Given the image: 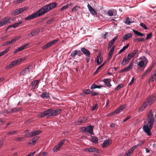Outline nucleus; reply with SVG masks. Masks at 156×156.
I'll use <instances>...</instances> for the list:
<instances>
[{"instance_id":"nucleus-1","label":"nucleus","mask_w":156,"mask_h":156,"mask_svg":"<svg viewBox=\"0 0 156 156\" xmlns=\"http://www.w3.org/2000/svg\"><path fill=\"white\" fill-rule=\"evenodd\" d=\"M58 4L55 2H53L51 3L45 5L40 9L43 15L47 13L48 11L55 8L57 5Z\"/></svg>"},{"instance_id":"nucleus-2","label":"nucleus","mask_w":156,"mask_h":156,"mask_svg":"<svg viewBox=\"0 0 156 156\" xmlns=\"http://www.w3.org/2000/svg\"><path fill=\"white\" fill-rule=\"evenodd\" d=\"M144 123L145 124H146L144 125L143 126V130L148 136H151V130L152 128V126L153 125L154 122H148L149 124V126H148V124H147V122H146L145 121H144Z\"/></svg>"},{"instance_id":"nucleus-3","label":"nucleus","mask_w":156,"mask_h":156,"mask_svg":"<svg viewBox=\"0 0 156 156\" xmlns=\"http://www.w3.org/2000/svg\"><path fill=\"white\" fill-rule=\"evenodd\" d=\"M42 15H43V14L41 10L39 9L36 12L25 18L24 19L26 20H30L40 17Z\"/></svg>"},{"instance_id":"nucleus-4","label":"nucleus","mask_w":156,"mask_h":156,"mask_svg":"<svg viewBox=\"0 0 156 156\" xmlns=\"http://www.w3.org/2000/svg\"><path fill=\"white\" fill-rule=\"evenodd\" d=\"M94 126L91 125H90L86 126L81 127L80 128L81 130L83 129V131H81L82 132H84L85 133H89L90 134L94 135L93 132V130Z\"/></svg>"},{"instance_id":"nucleus-5","label":"nucleus","mask_w":156,"mask_h":156,"mask_svg":"<svg viewBox=\"0 0 156 156\" xmlns=\"http://www.w3.org/2000/svg\"><path fill=\"white\" fill-rule=\"evenodd\" d=\"M10 18L8 16H6L2 19L0 20V27L9 23Z\"/></svg>"},{"instance_id":"nucleus-6","label":"nucleus","mask_w":156,"mask_h":156,"mask_svg":"<svg viewBox=\"0 0 156 156\" xmlns=\"http://www.w3.org/2000/svg\"><path fill=\"white\" fill-rule=\"evenodd\" d=\"M25 7L20 8L19 9H16L12 12L11 14L14 16L17 15L25 10Z\"/></svg>"},{"instance_id":"nucleus-7","label":"nucleus","mask_w":156,"mask_h":156,"mask_svg":"<svg viewBox=\"0 0 156 156\" xmlns=\"http://www.w3.org/2000/svg\"><path fill=\"white\" fill-rule=\"evenodd\" d=\"M147 118L148 122H154V118L153 114L152 113V110H151L148 115Z\"/></svg>"},{"instance_id":"nucleus-8","label":"nucleus","mask_w":156,"mask_h":156,"mask_svg":"<svg viewBox=\"0 0 156 156\" xmlns=\"http://www.w3.org/2000/svg\"><path fill=\"white\" fill-rule=\"evenodd\" d=\"M40 80H33L31 83L30 84L32 86V88L30 89V90H32L33 91L35 92V89L36 87L37 86L39 83Z\"/></svg>"},{"instance_id":"nucleus-9","label":"nucleus","mask_w":156,"mask_h":156,"mask_svg":"<svg viewBox=\"0 0 156 156\" xmlns=\"http://www.w3.org/2000/svg\"><path fill=\"white\" fill-rule=\"evenodd\" d=\"M156 98L154 95H151L147 99V101L150 105L153 104L156 101Z\"/></svg>"},{"instance_id":"nucleus-10","label":"nucleus","mask_w":156,"mask_h":156,"mask_svg":"<svg viewBox=\"0 0 156 156\" xmlns=\"http://www.w3.org/2000/svg\"><path fill=\"white\" fill-rule=\"evenodd\" d=\"M112 143V141L109 139H107L105 140L102 144V147L103 148L106 147L109 145L111 144Z\"/></svg>"},{"instance_id":"nucleus-11","label":"nucleus","mask_w":156,"mask_h":156,"mask_svg":"<svg viewBox=\"0 0 156 156\" xmlns=\"http://www.w3.org/2000/svg\"><path fill=\"white\" fill-rule=\"evenodd\" d=\"M118 37V36H115L113 38L112 40L109 42L108 47V49H109L111 47L115 41L117 39Z\"/></svg>"},{"instance_id":"nucleus-12","label":"nucleus","mask_w":156,"mask_h":156,"mask_svg":"<svg viewBox=\"0 0 156 156\" xmlns=\"http://www.w3.org/2000/svg\"><path fill=\"white\" fill-rule=\"evenodd\" d=\"M81 51L86 56L90 55V51L85 47L81 48H80Z\"/></svg>"},{"instance_id":"nucleus-13","label":"nucleus","mask_w":156,"mask_h":156,"mask_svg":"<svg viewBox=\"0 0 156 156\" xmlns=\"http://www.w3.org/2000/svg\"><path fill=\"white\" fill-rule=\"evenodd\" d=\"M111 80L110 79H105L103 80L105 85L108 87H110L112 86V85L110 83Z\"/></svg>"},{"instance_id":"nucleus-14","label":"nucleus","mask_w":156,"mask_h":156,"mask_svg":"<svg viewBox=\"0 0 156 156\" xmlns=\"http://www.w3.org/2000/svg\"><path fill=\"white\" fill-rule=\"evenodd\" d=\"M48 116H52L56 115V113L55 110L49 109L47 110Z\"/></svg>"},{"instance_id":"nucleus-15","label":"nucleus","mask_w":156,"mask_h":156,"mask_svg":"<svg viewBox=\"0 0 156 156\" xmlns=\"http://www.w3.org/2000/svg\"><path fill=\"white\" fill-rule=\"evenodd\" d=\"M132 35L133 34L131 33L125 34L123 36L122 42H124L125 41L128 39L129 38L132 37Z\"/></svg>"},{"instance_id":"nucleus-16","label":"nucleus","mask_w":156,"mask_h":156,"mask_svg":"<svg viewBox=\"0 0 156 156\" xmlns=\"http://www.w3.org/2000/svg\"><path fill=\"white\" fill-rule=\"evenodd\" d=\"M40 96L43 98L49 99L50 98L49 94L45 92H43L42 94L40 95Z\"/></svg>"},{"instance_id":"nucleus-17","label":"nucleus","mask_w":156,"mask_h":156,"mask_svg":"<svg viewBox=\"0 0 156 156\" xmlns=\"http://www.w3.org/2000/svg\"><path fill=\"white\" fill-rule=\"evenodd\" d=\"M133 32L134 34L137 36L142 37V36H145V34L142 33L136 30H133Z\"/></svg>"},{"instance_id":"nucleus-18","label":"nucleus","mask_w":156,"mask_h":156,"mask_svg":"<svg viewBox=\"0 0 156 156\" xmlns=\"http://www.w3.org/2000/svg\"><path fill=\"white\" fill-rule=\"evenodd\" d=\"M103 86L101 85H98L95 84V83H93L90 86V89L93 90L96 88L100 89Z\"/></svg>"},{"instance_id":"nucleus-19","label":"nucleus","mask_w":156,"mask_h":156,"mask_svg":"<svg viewBox=\"0 0 156 156\" xmlns=\"http://www.w3.org/2000/svg\"><path fill=\"white\" fill-rule=\"evenodd\" d=\"M47 110L44 111L42 112H41L38 115V117L40 118H43L48 115Z\"/></svg>"},{"instance_id":"nucleus-20","label":"nucleus","mask_w":156,"mask_h":156,"mask_svg":"<svg viewBox=\"0 0 156 156\" xmlns=\"http://www.w3.org/2000/svg\"><path fill=\"white\" fill-rule=\"evenodd\" d=\"M22 108L16 107L13 108L11 109L12 113L16 112H19L22 110Z\"/></svg>"},{"instance_id":"nucleus-21","label":"nucleus","mask_w":156,"mask_h":156,"mask_svg":"<svg viewBox=\"0 0 156 156\" xmlns=\"http://www.w3.org/2000/svg\"><path fill=\"white\" fill-rule=\"evenodd\" d=\"M42 131L40 130H35L34 131L31 132L33 136L37 135L42 133Z\"/></svg>"},{"instance_id":"nucleus-22","label":"nucleus","mask_w":156,"mask_h":156,"mask_svg":"<svg viewBox=\"0 0 156 156\" xmlns=\"http://www.w3.org/2000/svg\"><path fill=\"white\" fill-rule=\"evenodd\" d=\"M137 147V146L136 145H134L133 146L131 147L130 149H129L127 153L128 154H129L130 155L133 153V151Z\"/></svg>"},{"instance_id":"nucleus-23","label":"nucleus","mask_w":156,"mask_h":156,"mask_svg":"<svg viewBox=\"0 0 156 156\" xmlns=\"http://www.w3.org/2000/svg\"><path fill=\"white\" fill-rule=\"evenodd\" d=\"M115 48V46H112L111 49H110V51H109L108 55V56L109 58H111L112 56L114 50Z\"/></svg>"},{"instance_id":"nucleus-24","label":"nucleus","mask_w":156,"mask_h":156,"mask_svg":"<svg viewBox=\"0 0 156 156\" xmlns=\"http://www.w3.org/2000/svg\"><path fill=\"white\" fill-rule=\"evenodd\" d=\"M39 136H36L32 138V141L33 145H34L35 144L37 141L39 139Z\"/></svg>"},{"instance_id":"nucleus-25","label":"nucleus","mask_w":156,"mask_h":156,"mask_svg":"<svg viewBox=\"0 0 156 156\" xmlns=\"http://www.w3.org/2000/svg\"><path fill=\"white\" fill-rule=\"evenodd\" d=\"M156 80V74L155 73H154L153 75H151L150 77L149 78V80L150 81H154Z\"/></svg>"},{"instance_id":"nucleus-26","label":"nucleus","mask_w":156,"mask_h":156,"mask_svg":"<svg viewBox=\"0 0 156 156\" xmlns=\"http://www.w3.org/2000/svg\"><path fill=\"white\" fill-rule=\"evenodd\" d=\"M91 137L92 139V140H90L91 142L94 144H97L98 143V139L97 137L91 136Z\"/></svg>"},{"instance_id":"nucleus-27","label":"nucleus","mask_w":156,"mask_h":156,"mask_svg":"<svg viewBox=\"0 0 156 156\" xmlns=\"http://www.w3.org/2000/svg\"><path fill=\"white\" fill-rule=\"evenodd\" d=\"M106 62H104L102 64L99 66L97 69L96 70L94 73V74H96L98 73V70L102 67H103L106 63Z\"/></svg>"},{"instance_id":"nucleus-28","label":"nucleus","mask_w":156,"mask_h":156,"mask_svg":"<svg viewBox=\"0 0 156 156\" xmlns=\"http://www.w3.org/2000/svg\"><path fill=\"white\" fill-rule=\"evenodd\" d=\"M129 44H126V46H124L119 51V53H118L119 54H120L125 49H127L128 47L129 46Z\"/></svg>"},{"instance_id":"nucleus-29","label":"nucleus","mask_w":156,"mask_h":156,"mask_svg":"<svg viewBox=\"0 0 156 156\" xmlns=\"http://www.w3.org/2000/svg\"><path fill=\"white\" fill-rule=\"evenodd\" d=\"M11 109H7L6 110H5L3 111H1L0 112L1 114H3V113L8 114L9 113L12 112Z\"/></svg>"},{"instance_id":"nucleus-30","label":"nucleus","mask_w":156,"mask_h":156,"mask_svg":"<svg viewBox=\"0 0 156 156\" xmlns=\"http://www.w3.org/2000/svg\"><path fill=\"white\" fill-rule=\"evenodd\" d=\"M77 50H75L72 52L70 55V56L72 57L73 58H74L77 55Z\"/></svg>"},{"instance_id":"nucleus-31","label":"nucleus","mask_w":156,"mask_h":156,"mask_svg":"<svg viewBox=\"0 0 156 156\" xmlns=\"http://www.w3.org/2000/svg\"><path fill=\"white\" fill-rule=\"evenodd\" d=\"M138 65L141 68H144L145 64L144 61H139L138 63Z\"/></svg>"},{"instance_id":"nucleus-32","label":"nucleus","mask_w":156,"mask_h":156,"mask_svg":"<svg viewBox=\"0 0 156 156\" xmlns=\"http://www.w3.org/2000/svg\"><path fill=\"white\" fill-rule=\"evenodd\" d=\"M60 147H58V145L55 146L53 148V151L55 152H56L59 150L60 148Z\"/></svg>"},{"instance_id":"nucleus-33","label":"nucleus","mask_w":156,"mask_h":156,"mask_svg":"<svg viewBox=\"0 0 156 156\" xmlns=\"http://www.w3.org/2000/svg\"><path fill=\"white\" fill-rule=\"evenodd\" d=\"M83 119L80 118V119H78L76 122V124L77 125H80L81 123L84 122Z\"/></svg>"},{"instance_id":"nucleus-34","label":"nucleus","mask_w":156,"mask_h":156,"mask_svg":"<svg viewBox=\"0 0 156 156\" xmlns=\"http://www.w3.org/2000/svg\"><path fill=\"white\" fill-rule=\"evenodd\" d=\"M129 20L130 19L129 18L127 17L126 20L125 22V23L126 24L129 25L131 23H133L134 22L133 21H130Z\"/></svg>"},{"instance_id":"nucleus-35","label":"nucleus","mask_w":156,"mask_h":156,"mask_svg":"<svg viewBox=\"0 0 156 156\" xmlns=\"http://www.w3.org/2000/svg\"><path fill=\"white\" fill-rule=\"evenodd\" d=\"M83 92L86 95L90 94H91V93H92L91 90L89 89L84 90H83Z\"/></svg>"},{"instance_id":"nucleus-36","label":"nucleus","mask_w":156,"mask_h":156,"mask_svg":"<svg viewBox=\"0 0 156 156\" xmlns=\"http://www.w3.org/2000/svg\"><path fill=\"white\" fill-rule=\"evenodd\" d=\"M59 41V39L58 38L56 40H54L50 42L49 43L50 44V45L51 46L52 45L56 44Z\"/></svg>"},{"instance_id":"nucleus-37","label":"nucleus","mask_w":156,"mask_h":156,"mask_svg":"<svg viewBox=\"0 0 156 156\" xmlns=\"http://www.w3.org/2000/svg\"><path fill=\"white\" fill-rule=\"evenodd\" d=\"M90 152L94 153H98V150L95 147L90 148Z\"/></svg>"},{"instance_id":"nucleus-38","label":"nucleus","mask_w":156,"mask_h":156,"mask_svg":"<svg viewBox=\"0 0 156 156\" xmlns=\"http://www.w3.org/2000/svg\"><path fill=\"white\" fill-rule=\"evenodd\" d=\"M144 41V39L143 38H138L133 40V41L135 42L142 41Z\"/></svg>"},{"instance_id":"nucleus-39","label":"nucleus","mask_w":156,"mask_h":156,"mask_svg":"<svg viewBox=\"0 0 156 156\" xmlns=\"http://www.w3.org/2000/svg\"><path fill=\"white\" fill-rule=\"evenodd\" d=\"M128 61L129 60L126 57L124 58L121 62V65H124L126 63H128L129 62Z\"/></svg>"},{"instance_id":"nucleus-40","label":"nucleus","mask_w":156,"mask_h":156,"mask_svg":"<svg viewBox=\"0 0 156 156\" xmlns=\"http://www.w3.org/2000/svg\"><path fill=\"white\" fill-rule=\"evenodd\" d=\"M22 21H20L19 22L15 23L14 24H12L13 27L14 28L17 27L19 25L22 23Z\"/></svg>"},{"instance_id":"nucleus-41","label":"nucleus","mask_w":156,"mask_h":156,"mask_svg":"<svg viewBox=\"0 0 156 156\" xmlns=\"http://www.w3.org/2000/svg\"><path fill=\"white\" fill-rule=\"evenodd\" d=\"M123 87L124 85L122 83H121L118 85V86L115 88V90H118L120 88H123Z\"/></svg>"},{"instance_id":"nucleus-42","label":"nucleus","mask_w":156,"mask_h":156,"mask_svg":"<svg viewBox=\"0 0 156 156\" xmlns=\"http://www.w3.org/2000/svg\"><path fill=\"white\" fill-rule=\"evenodd\" d=\"M66 139H62L60 142L59 143L57 144L58 147H61L63 143L65 142L66 141Z\"/></svg>"},{"instance_id":"nucleus-43","label":"nucleus","mask_w":156,"mask_h":156,"mask_svg":"<svg viewBox=\"0 0 156 156\" xmlns=\"http://www.w3.org/2000/svg\"><path fill=\"white\" fill-rule=\"evenodd\" d=\"M143 60H144L143 61H144V64H145V66H144V68H145V67L146 66L148 62V61L147 59V58L145 56H143Z\"/></svg>"},{"instance_id":"nucleus-44","label":"nucleus","mask_w":156,"mask_h":156,"mask_svg":"<svg viewBox=\"0 0 156 156\" xmlns=\"http://www.w3.org/2000/svg\"><path fill=\"white\" fill-rule=\"evenodd\" d=\"M51 46L49 43H48L45 44L42 47V48L43 49H45L46 48H49Z\"/></svg>"},{"instance_id":"nucleus-45","label":"nucleus","mask_w":156,"mask_h":156,"mask_svg":"<svg viewBox=\"0 0 156 156\" xmlns=\"http://www.w3.org/2000/svg\"><path fill=\"white\" fill-rule=\"evenodd\" d=\"M54 20V19L53 18L50 19L47 21L46 23L47 24H51L53 23Z\"/></svg>"},{"instance_id":"nucleus-46","label":"nucleus","mask_w":156,"mask_h":156,"mask_svg":"<svg viewBox=\"0 0 156 156\" xmlns=\"http://www.w3.org/2000/svg\"><path fill=\"white\" fill-rule=\"evenodd\" d=\"M47 155L48 153L44 152H40L38 154V156H45Z\"/></svg>"},{"instance_id":"nucleus-47","label":"nucleus","mask_w":156,"mask_h":156,"mask_svg":"<svg viewBox=\"0 0 156 156\" xmlns=\"http://www.w3.org/2000/svg\"><path fill=\"white\" fill-rule=\"evenodd\" d=\"M90 13L93 15H96L97 12L95 11V10L93 8L92 9L89 10Z\"/></svg>"},{"instance_id":"nucleus-48","label":"nucleus","mask_w":156,"mask_h":156,"mask_svg":"<svg viewBox=\"0 0 156 156\" xmlns=\"http://www.w3.org/2000/svg\"><path fill=\"white\" fill-rule=\"evenodd\" d=\"M138 51V50L137 49H136L134 50L131 53L129 54L132 57H133L134 56L135 54H136L137 52Z\"/></svg>"},{"instance_id":"nucleus-49","label":"nucleus","mask_w":156,"mask_h":156,"mask_svg":"<svg viewBox=\"0 0 156 156\" xmlns=\"http://www.w3.org/2000/svg\"><path fill=\"white\" fill-rule=\"evenodd\" d=\"M140 25L142 27H143L144 29H148V27H147V26L145 25V24L144 23H140Z\"/></svg>"},{"instance_id":"nucleus-50","label":"nucleus","mask_w":156,"mask_h":156,"mask_svg":"<svg viewBox=\"0 0 156 156\" xmlns=\"http://www.w3.org/2000/svg\"><path fill=\"white\" fill-rule=\"evenodd\" d=\"M17 131L16 130H14L11 131L9 132L8 133V135H13L14 133H17Z\"/></svg>"},{"instance_id":"nucleus-51","label":"nucleus","mask_w":156,"mask_h":156,"mask_svg":"<svg viewBox=\"0 0 156 156\" xmlns=\"http://www.w3.org/2000/svg\"><path fill=\"white\" fill-rule=\"evenodd\" d=\"M115 115H116V114H115V112L114 111L108 114L107 115V117H110L112 116H114Z\"/></svg>"},{"instance_id":"nucleus-52","label":"nucleus","mask_w":156,"mask_h":156,"mask_svg":"<svg viewBox=\"0 0 156 156\" xmlns=\"http://www.w3.org/2000/svg\"><path fill=\"white\" fill-rule=\"evenodd\" d=\"M79 8H80V7L77 5H76L72 9L71 11L73 12L74 11H77L78 9Z\"/></svg>"},{"instance_id":"nucleus-53","label":"nucleus","mask_w":156,"mask_h":156,"mask_svg":"<svg viewBox=\"0 0 156 156\" xmlns=\"http://www.w3.org/2000/svg\"><path fill=\"white\" fill-rule=\"evenodd\" d=\"M152 35V33H148L147 36V37H146V40H148L151 38V37Z\"/></svg>"},{"instance_id":"nucleus-54","label":"nucleus","mask_w":156,"mask_h":156,"mask_svg":"<svg viewBox=\"0 0 156 156\" xmlns=\"http://www.w3.org/2000/svg\"><path fill=\"white\" fill-rule=\"evenodd\" d=\"M91 92L92 93H91V94L90 95L91 97L96 96L99 94V93L98 92H94L93 91H91Z\"/></svg>"},{"instance_id":"nucleus-55","label":"nucleus","mask_w":156,"mask_h":156,"mask_svg":"<svg viewBox=\"0 0 156 156\" xmlns=\"http://www.w3.org/2000/svg\"><path fill=\"white\" fill-rule=\"evenodd\" d=\"M90 55H86V57L85 58L86 61L87 63H88L89 62L90 60Z\"/></svg>"},{"instance_id":"nucleus-56","label":"nucleus","mask_w":156,"mask_h":156,"mask_svg":"<svg viewBox=\"0 0 156 156\" xmlns=\"http://www.w3.org/2000/svg\"><path fill=\"white\" fill-rule=\"evenodd\" d=\"M55 113H56V115H57L59 114L61 112L62 110L61 109H58L55 110Z\"/></svg>"},{"instance_id":"nucleus-57","label":"nucleus","mask_w":156,"mask_h":156,"mask_svg":"<svg viewBox=\"0 0 156 156\" xmlns=\"http://www.w3.org/2000/svg\"><path fill=\"white\" fill-rule=\"evenodd\" d=\"M98 104H96L95 105L93 106L92 107V108H91V110L92 111H93L95 109H98V107H97V106H98Z\"/></svg>"},{"instance_id":"nucleus-58","label":"nucleus","mask_w":156,"mask_h":156,"mask_svg":"<svg viewBox=\"0 0 156 156\" xmlns=\"http://www.w3.org/2000/svg\"><path fill=\"white\" fill-rule=\"evenodd\" d=\"M25 137H26L30 138L33 136V135L31 133V132L29 133H27L25 135Z\"/></svg>"},{"instance_id":"nucleus-59","label":"nucleus","mask_w":156,"mask_h":156,"mask_svg":"<svg viewBox=\"0 0 156 156\" xmlns=\"http://www.w3.org/2000/svg\"><path fill=\"white\" fill-rule=\"evenodd\" d=\"M68 7L66 5H65L63 6L60 9V11H63L64 9H66L68 8Z\"/></svg>"},{"instance_id":"nucleus-60","label":"nucleus","mask_w":156,"mask_h":156,"mask_svg":"<svg viewBox=\"0 0 156 156\" xmlns=\"http://www.w3.org/2000/svg\"><path fill=\"white\" fill-rule=\"evenodd\" d=\"M33 66L32 65H31L28 66L27 68L28 69L29 72L32 70L33 69Z\"/></svg>"},{"instance_id":"nucleus-61","label":"nucleus","mask_w":156,"mask_h":156,"mask_svg":"<svg viewBox=\"0 0 156 156\" xmlns=\"http://www.w3.org/2000/svg\"><path fill=\"white\" fill-rule=\"evenodd\" d=\"M126 107V105H122L119 108H120V110L122 111L124 109H125Z\"/></svg>"},{"instance_id":"nucleus-62","label":"nucleus","mask_w":156,"mask_h":156,"mask_svg":"<svg viewBox=\"0 0 156 156\" xmlns=\"http://www.w3.org/2000/svg\"><path fill=\"white\" fill-rule=\"evenodd\" d=\"M121 111L120 110V108L119 107L115 111L116 115L119 113Z\"/></svg>"},{"instance_id":"nucleus-63","label":"nucleus","mask_w":156,"mask_h":156,"mask_svg":"<svg viewBox=\"0 0 156 156\" xmlns=\"http://www.w3.org/2000/svg\"><path fill=\"white\" fill-rule=\"evenodd\" d=\"M108 14L109 16H112L113 15V11L112 10H109L108 12Z\"/></svg>"},{"instance_id":"nucleus-64","label":"nucleus","mask_w":156,"mask_h":156,"mask_svg":"<svg viewBox=\"0 0 156 156\" xmlns=\"http://www.w3.org/2000/svg\"><path fill=\"white\" fill-rule=\"evenodd\" d=\"M153 68V66H151L150 68H148L145 71L146 73H150L152 69Z\"/></svg>"}]
</instances>
